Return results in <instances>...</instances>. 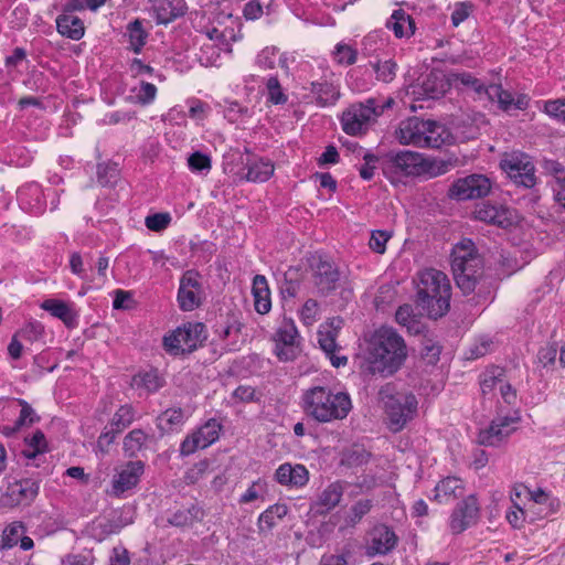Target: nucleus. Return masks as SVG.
Wrapping results in <instances>:
<instances>
[{"instance_id": "obj_24", "label": "nucleus", "mask_w": 565, "mask_h": 565, "mask_svg": "<svg viewBox=\"0 0 565 565\" xmlns=\"http://www.w3.org/2000/svg\"><path fill=\"white\" fill-rule=\"evenodd\" d=\"M145 465L142 461H129L126 467L118 473L114 480V493H120L134 488L139 482L140 476L143 473Z\"/></svg>"}, {"instance_id": "obj_45", "label": "nucleus", "mask_w": 565, "mask_h": 565, "mask_svg": "<svg viewBox=\"0 0 565 565\" xmlns=\"http://www.w3.org/2000/svg\"><path fill=\"white\" fill-rule=\"evenodd\" d=\"M25 441L28 449H24L22 454L28 459H35L38 455L44 454L47 450L45 435L40 429H38L31 438H25Z\"/></svg>"}, {"instance_id": "obj_16", "label": "nucleus", "mask_w": 565, "mask_h": 565, "mask_svg": "<svg viewBox=\"0 0 565 565\" xmlns=\"http://www.w3.org/2000/svg\"><path fill=\"white\" fill-rule=\"evenodd\" d=\"M473 214L476 220L502 228H507L514 223V211L498 202H482L476 206Z\"/></svg>"}, {"instance_id": "obj_52", "label": "nucleus", "mask_w": 565, "mask_h": 565, "mask_svg": "<svg viewBox=\"0 0 565 565\" xmlns=\"http://www.w3.org/2000/svg\"><path fill=\"white\" fill-rule=\"evenodd\" d=\"M25 533V527L22 522L14 521L10 523L6 529L3 530V539L7 545V548H11L15 546L19 543V540L21 539V535Z\"/></svg>"}, {"instance_id": "obj_5", "label": "nucleus", "mask_w": 565, "mask_h": 565, "mask_svg": "<svg viewBox=\"0 0 565 565\" xmlns=\"http://www.w3.org/2000/svg\"><path fill=\"white\" fill-rule=\"evenodd\" d=\"M388 418L390 429L394 433L402 430L413 419L417 412V398L411 392H395L386 384L379 392Z\"/></svg>"}, {"instance_id": "obj_62", "label": "nucleus", "mask_w": 565, "mask_h": 565, "mask_svg": "<svg viewBox=\"0 0 565 565\" xmlns=\"http://www.w3.org/2000/svg\"><path fill=\"white\" fill-rule=\"evenodd\" d=\"M449 169V163L445 161H437L424 158L423 174L430 178L441 175Z\"/></svg>"}, {"instance_id": "obj_42", "label": "nucleus", "mask_w": 565, "mask_h": 565, "mask_svg": "<svg viewBox=\"0 0 565 565\" xmlns=\"http://www.w3.org/2000/svg\"><path fill=\"white\" fill-rule=\"evenodd\" d=\"M136 411L130 404L121 405L114 414L109 426L121 433L134 423Z\"/></svg>"}, {"instance_id": "obj_14", "label": "nucleus", "mask_w": 565, "mask_h": 565, "mask_svg": "<svg viewBox=\"0 0 565 565\" xmlns=\"http://www.w3.org/2000/svg\"><path fill=\"white\" fill-rule=\"evenodd\" d=\"M452 86L454 82L450 78V73L445 74L443 71L431 70L418 81L413 93L422 99H438Z\"/></svg>"}, {"instance_id": "obj_11", "label": "nucleus", "mask_w": 565, "mask_h": 565, "mask_svg": "<svg viewBox=\"0 0 565 565\" xmlns=\"http://www.w3.org/2000/svg\"><path fill=\"white\" fill-rule=\"evenodd\" d=\"M313 270V282L319 294L328 296L338 287L341 274L337 265L327 256H313L310 264Z\"/></svg>"}, {"instance_id": "obj_32", "label": "nucleus", "mask_w": 565, "mask_h": 565, "mask_svg": "<svg viewBox=\"0 0 565 565\" xmlns=\"http://www.w3.org/2000/svg\"><path fill=\"white\" fill-rule=\"evenodd\" d=\"M56 29L62 36L74 41L81 40L85 33L83 21L78 17L67 13L57 17Z\"/></svg>"}, {"instance_id": "obj_58", "label": "nucleus", "mask_w": 565, "mask_h": 565, "mask_svg": "<svg viewBox=\"0 0 565 565\" xmlns=\"http://www.w3.org/2000/svg\"><path fill=\"white\" fill-rule=\"evenodd\" d=\"M171 222V216L169 213H154L148 215L145 220V224L147 228L153 232H161L166 230Z\"/></svg>"}, {"instance_id": "obj_29", "label": "nucleus", "mask_w": 565, "mask_h": 565, "mask_svg": "<svg viewBox=\"0 0 565 565\" xmlns=\"http://www.w3.org/2000/svg\"><path fill=\"white\" fill-rule=\"evenodd\" d=\"M252 294L256 312L259 315L268 313L271 309V299L268 282L264 275H256L253 278Z\"/></svg>"}, {"instance_id": "obj_25", "label": "nucleus", "mask_w": 565, "mask_h": 565, "mask_svg": "<svg viewBox=\"0 0 565 565\" xmlns=\"http://www.w3.org/2000/svg\"><path fill=\"white\" fill-rule=\"evenodd\" d=\"M424 125V119L418 117H412L403 121L396 131L398 141L402 145L420 147V143H425L426 140L425 137H423V132H425Z\"/></svg>"}, {"instance_id": "obj_40", "label": "nucleus", "mask_w": 565, "mask_h": 565, "mask_svg": "<svg viewBox=\"0 0 565 565\" xmlns=\"http://www.w3.org/2000/svg\"><path fill=\"white\" fill-rule=\"evenodd\" d=\"M203 511L200 507L192 504L190 508L184 510H178L171 514L168 522L173 526H186L192 525L194 521L203 518Z\"/></svg>"}, {"instance_id": "obj_12", "label": "nucleus", "mask_w": 565, "mask_h": 565, "mask_svg": "<svg viewBox=\"0 0 565 565\" xmlns=\"http://www.w3.org/2000/svg\"><path fill=\"white\" fill-rule=\"evenodd\" d=\"M480 518V507L476 495L470 494L457 503L449 518L452 534H460L477 524Z\"/></svg>"}, {"instance_id": "obj_34", "label": "nucleus", "mask_w": 565, "mask_h": 565, "mask_svg": "<svg viewBox=\"0 0 565 565\" xmlns=\"http://www.w3.org/2000/svg\"><path fill=\"white\" fill-rule=\"evenodd\" d=\"M310 92L316 97V103L320 107L332 106L340 98L339 89L330 82H311Z\"/></svg>"}, {"instance_id": "obj_27", "label": "nucleus", "mask_w": 565, "mask_h": 565, "mask_svg": "<svg viewBox=\"0 0 565 565\" xmlns=\"http://www.w3.org/2000/svg\"><path fill=\"white\" fill-rule=\"evenodd\" d=\"M386 28L392 30L397 39L411 38L416 31L414 19L403 9L393 11L391 18L386 21Z\"/></svg>"}, {"instance_id": "obj_9", "label": "nucleus", "mask_w": 565, "mask_h": 565, "mask_svg": "<svg viewBox=\"0 0 565 565\" xmlns=\"http://www.w3.org/2000/svg\"><path fill=\"white\" fill-rule=\"evenodd\" d=\"M491 181L483 174H469L455 180L447 196L455 201H468L487 196L491 191Z\"/></svg>"}, {"instance_id": "obj_28", "label": "nucleus", "mask_w": 565, "mask_h": 565, "mask_svg": "<svg viewBox=\"0 0 565 565\" xmlns=\"http://www.w3.org/2000/svg\"><path fill=\"white\" fill-rule=\"evenodd\" d=\"M343 495V486L340 482L329 484L320 494L319 500L311 507L316 514H327L334 509Z\"/></svg>"}, {"instance_id": "obj_55", "label": "nucleus", "mask_w": 565, "mask_h": 565, "mask_svg": "<svg viewBox=\"0 0 565 565\" xmlns=\"http://www.w3.org/2000/svg\"><path fill=\"white\" fill-rule=\"evenodd\" d=\"M118 178V169L116 164H98L97 180L103 186L113 185Z\"/></svg>"}, {"instance_id": "obj_7", "label": "nucleus", "mask_w": 565, "mask_h": 565, "mask_svg": "<svg viewBox=\"0 0 565 565\" xmlns=\"http://www.w3.org/2000/svg\"><path fill=\"white\" fill-rule=\"evenodd\" d=\"M376 98H367L363 103L350 105L341 116V126L343 131L350 136L365 135L370 126L379 117L376 111Z\"/></svg>"}, {"instance_id": "obj_21", "label": "nucleus", "mask_w": 565, "mask_h": 565, "mask_svg": "<svg viewBox=\"0 0 565 565\" xmlns=\"http://www.w3.org/2000/svg\"><path fill=\"white\" fill-rule=\"evenodd\" d=\"M450 78L454 82V87L460 90L472 92L475 94V100L487 98L489 94H492L490 85H486L480 78L476 77L469 72H450Z\"/></svg>"}, {"instance_id": "obj_33", "label": "nucleus", "mask_w": 565, "mask_h": 565, "mask_svg": "<svg viewBox=\"0 0 565 565\" xmlns=\"http://www.w3.org/2000/svg\"><path fill=\"white\" fill-rule=\"evenodd\" d=\"M338 335L335 333H331V331H326L321 328L318 330V343L321 350L330 358L331 364L334 367L344 366L348 363V358L345 355H335L334 352L339 349L337 343Z\"/></svg>"}, {"instance_id": "obj_57", "label": "nucleus", "mask_w": 565, "mask_h": 565, "mask_svg": "<svg viewBox=\"0 0 565 565\" xmlns=\"http://www.w3.org/2000/svg\"><path fill=\"white\" fill-rule=\"evenodd\" d=\"M334 57L339 64L352 65L356 62L358 52L350 45L339 43L335 46Z\"/></svg>"}, {"instance_id": "obj_35", "label": "nucleus", "mask_w": 565, "mask_h": 565, "mask_svg": "<svg viewBox=\"0 0 565 565\" xmlns=\"http://www.w3.org/2000/svg\"><path fill=\"white\" fill-rule=\"evenodd\" d=\"M152 437L142 429L136 428L130 430L124 438L122 449L127 457L136 458L138 454L147 447L148 441Z\"/></svg>"}, {"instance_id": "obj_43", "label": "nucleus", "mask_w": 565, "mask_h": 565, "mask_svg": "<svg viewBox=\"0 0 565 565\" xmlns=\"http://www.w3.org/2000/svg\"><path fill=\"white\" fill-rule=\"evenodd\" d=\"M299 333L292 319L285 318L276 332V343L298 345Z\"/></svg>"}, {"instance_id": "obj_22", "label": "nucleus", "mask_w": 565, "mask_h": 565, "mask_svg": "<svg viewBox=\"0 0 565 565\" xmlns=\"http://www.w3.org/2000/svg\"><path fill=\"white\" fill-rule=\"evenodd\" d=\"M152 11L158 24H169L188 12L185 0H153Z\"/></svg>"}, {"instance_id": "obj_4", "label": "nucleus", "mask_w": 565, "mask_h": 565, "mask_svg": "<svg viewBox=\"0 0 565 565\" xmlns=\"http://www.w3.org/2000/svg\"><path fill=\"white\" fill-rule=\"evenodd\" d=\"M483 262L477 254L471 239H465L457 244L451 260V269L455 281L463 295H469L477 289L483 279Z\"/></svg>"}, {"instance_id": "obj_19", "label": "nucleus", "mask_w": 565, "mask_h": 565, "mask_svg": "<svg viewBox=\"0 0 565 565\" xmlns=\"http://www.w3.org/2000/svg\"><path fill=\"white\" fill-rule=\"evenodd\" d=\"M397 535L385 524H379L370 532V539L365 547L367 556L386 555L397 545Z\"/></svg>"}, {"instance_id": "obj_1", "label": "nucleus", "mask_w": 565, "mask_h": 565, "mask_svg": "<svg viewBox=\"0 0 565 565\" xmlns=\"http://www.w3.org/2000/svg\"><path fill=\"white\" fill-rule=\"evenodd\" d=\"M406 358L405 340L394 328L382 326L371 335L366 360L372 374L391 376L402 367Z\"/></svg>"}, {"instance_id": "obj_48", "label": "nucleus", "mask_w": 565, "mask_h": 565, "mask_svg": "<svg viewBox=\"0 0 565 565\" xmlns=\"http://www.w3.org/2000/svg\"><path fill=\"white\" fill-rule=\"evenodd\" d=\"M267 102L274 105H284L288 100V96L284 93L277 76H270L266 82Z\"/></svg>"}, {"instance_id": "obj_53", "label": "nucleus", "mask_w": 565, "mask_h": 565, "mask_svg": "<svg viewBox=\"0 0 565 565\" xmlns=\"http://www.w3.org/2000/svg\"><path fill=\"white\" fill-rule=\"evenodd\" d=\"M372 507L373 502L370 499L356 501L350 509L348 522L353 525L359 523L371 511Z\"/></svg>"}, {"instance_id": "obj_51", "label": "nucleus", "mask_w": 565, "mask_h": 565, "mask_svg": "<svg viewBox=\"0 0 565 565\" xmlns=\"http://www.w3.org/2000/svg\"><path fill=\"white\" fill-rule=\"evenodd\" d=\"M188 166L192 172L207 173L212 168L211 158L201 151H195L188 158Z\"/></svg>"}, {"instance_id": "obj_39", "label": "nucleus", "mask_w": 565, "mask_h": 565, "mask_svg": "<svg viewBox=\"0 0 565 565\" xmlns=\"http://www.w3.org/2000/svg\"><path fill=\"white\" fill-rule=\"evenodd\" d=\"M288 512L286 504L276 503L265 510L258 518V529L260 532L270 531L277 520H281Z\"/></svg>"}, {"instance_id": "obj_61", "label": "nucleus", "mask_w": 565, "mask_h": 565, "mask_svg": "<svg viewBox=\"0 0 565 565\" xmlns=\"http://www.w3.org/2000/svg\"><path fill=\"white\" fill-rule=\"evenodd\" d=\"M390 238L391 234L386 231H373L371 233L369 246L373 252L383 254L386 249V243Z\"/></svg>"}, {"instance_id": "obj_44", "label": "nucleus", "mask_w": 565, "mask_h": 565, "mask_svg": "<svg viewBox=\"0 0 565 565\" xmlns=\"http://www.w3.org/2000/svg\"><path fill=\"white\" fill-rule=\"evenodd\" d=\"M298 270L289 269L284 274V280L280 284V295L284 300L295 298L299 290L301 280L298 277Z\"/></svg>"}, {"instance_id": "obj_49", "label": "nucleus", "mask_w": 565, "mask_h": 565, "mask_svg": "<svg viewBox=\"0 0 565 565\" xmlns=\"http://www.w3.org/2000/svg\"><path fill=\"white\" fill-rule=\"evenodd\" d=\"M544 172L552 175L555 180L554 186H561L565 183V166L553 159H544L542 161Z\"/></svg>"}, {"instance_id": "obj_37", "label": "nucleus", "mask_w": 565, "mask_h": 565, "mask_svg": "<svg viewBox=\"0 0 565 565\" xmlns=\"http://www.w3.org/2000/svg\"><path fill=\"white\" fill-rule=\"evenodd\" d=\"M184 414L182 408H169L162 412L156 419L157 428L161 435L169 434L174 430L175 427L183 424Z\"/></svg>"}, {"instance_id": "obj_8", "label": "nucleus", "mask_w": 565, "mask_h": 565, "mask_svg": "<svg viewBox=\"0 0 565 565\" xmlns=\"http://www.w3.org/2000/svg\"><path fill=\"white\" fill-rule=\"evenodd\" d=\"M424 157L414 151L399 150L387 152L382 161L383 173L391 178L392 174L405 177L423 175Z\"/></svg>"}, {"instance_id": "obj_17", "label": "nucleus", "mask_w": 565, "mask_h": 565, "mask_svg": "<svg viewBox=\"0 0 565 565\" xmlns=\"http://www.w3.org/2000/svg\"><path fill=\"white\" fill-rule=\"evenodd\" d=\"M519 420L520 416L516 412L513 416H499L494 418L488 428L479 433L478 443L490 447L501 445L514 431V428H510V426Z\"/></svg>"}, {"instance_id": "obj_13", "label": "nucleus", "mask_w": 565, "mask_h": 565, "mask_svg": "<svg viewBox=\"0 0 565 565\" xmlns=\"http://www.w3.org/2000/svg\"><path fill=\"white\" fill-rule=\"evenodd\" d=\"M221 428L222 425L215 418L209 419L204 425L185 437L181 443L180 454L182 456H190L198 449L211 446L218 439Z\"/></svg>"}, {"instance_id": "obj_15", "label": "nucleus", "mask_w": 565, "mask_h": 565, "mask_svg": "<svg viewBox=\"0 0 565 565\" xmlns=\"http://www.w3.org/2000/svg\"><path fill=\"white\" fill-rule=\"evenodd\" d=\"M199 277L198 271L186 270L180 278L178 302L183 311H192L201 306L202 284Z\"/></svg>"}, {"instance_id": "obj_63", "label": "nucleus", "mask_w": 565, "mask_h": 565, "mask_svg": "<svg viewBox=\"0 0 565 565\" xmlns=\"http://www.w3.org/2000/svg\"><path fill=\"white\" fill-rule=\"evenodd\" d=\"M531 500L530 503L535 504H547L550 505V511H557L559 508V501L555 498L550 497L542 489H537L536 491H527Z\"/></svg>"}, {"instance_id": "obj_3", "label": "nucleus", "mask_w": 565, "mask_h": 565, "mask_svg": "<svg viewBox=\"0 0 565 565\" xmlns=\"http://www.w3.org/2000/svg\"><path fill=\"white\" fill-rule=\"evenodd\" d=\"M416 306L430 319L447 315L450 309L451 285L440 270L427 268L417 274Z\"/></svg>"}, {"instance_id": "obj_50", "label": "nucleus", "mask_w": 565, "mask_h": 565, "mask_svg": "<svg viewBox=\"0 0 565 565\" xmlns=\"http://www.w3.org/2000/svg\"><path fill=\"white\" fill-rule=\"evenodd\" d=\"M19 403L21 405L20 416L14 423L11 431H18L22 426L32 425L40 419L29 403L23 399H20Z\"/></svg>"}, {"instance_id": "obj_10", "label": "nucleus", "mask_w": 565, "mask_h": 565, "mask_svg": "<svg viewBox=\"0 0 565 565\" xmlns=\"http://www.w3.org/2000/svg\"><path fill=\"white\" fill-rule=\"evenodd\" d=\"M502 170L516 184L531 189L536 183L535 167L524 153H512L501 160Z\"/></svg>"}, {"instance_id": "obj_26", "label": "nucleus", "mask_w": 565, "mask_h": 565, "mask_svg": "<svg viewBox=\"0 0 565 565\" xmlns=\"http://www.w3.org/2000/svg\"><path fill=\"white\" fill-rule=\"evenodd\" d=\"M41 308L50 312L53 317L62 320L67 328H74L77 324L78 313L74 307L60 299H46Z\"/></svg>"}, {"instance_id": "obj_60", "label": "nucleus", "mask_w": 565, "mask_h": 565, "mask_svg": "<svg viewBox=\"0 0 565 565\" xmlns=\"http://www.w3.org/2000/svg\"><path fill=\"white\" fill-rule=\"evenodd\" d=\"M44 333V327L38 322V321H31L26 323L19 332L18 334L30 342H34L42 338Z\"/></svg>"}, {"instance_id": "obj_54", "label": "nucleus", "mask_w": 565, "mask_h": 565, "mask_svg": "<svg viewBox=\"0 0 565 565\" xmlns=\"http://www.w3.org/2000/svg\"><path fill=\"white\" fill-rule=\"evenodd\" d=\"M543 110L551 118L565 122V97L546 100Z\"/></svg>"}, {"instance_id": "obj_56", "label": "nucleus", "mask_w": 565, "mask_h": 565, "mask_svg": "<svg viewBox=\"0 0 565 565\" xmlns=\"http://www.w3.org/2000/svg\"><path fill=\"white\" fill-rule=\"evenodd\" d=\"M300 317L305 324L311 326L319 319V303L315 299H308L301 310Z\"/></svg>"}, {"instance_id": "obj_47", "label": "nucleus", "mask_w": 565, "mask_h": 565, "mask_svg": "<svg viewBox=\"0 0 565 565\" xmlns=\"http://www.w3.org/2000/svg\"><path fill=\"white\" fill-rule=\"evenodd\" d=\"M371 65L381 82L391 83L396 76L397 64L391 58L384 62L376 61Z\"/></svg>"}, {"instance_id": "obj_46", "label": "nucleus", "mask_w": 565, "mask_h": 565, "mask_svg": "<svg viewBox=\"0 0 565 565\" xmlns=\"http://www.w3.org/2000/svg\"><path fill=\"white\" fill-rule=\"evenodd\" d=\"M134 381L138 387H143L149 393H154L163 386V380L159 376L157 370L139 373L134 377Z\"/></svg>"}, {"instance_id": "obj_31", "label": "nucleus", "mask_w": 565, "mask_h": 565, "mask_svg": "<svg viewBox=\"0 0 565 565\" xmlns=\"http://www.w3.org/2000/svg\"><path fill=\"white\" fill-rule=\"evenodd\" d=\"M462 493L463 486L461 479L447 477L436 484L434 499L439 503H447L450 500L461 497Z\"/></svg>"}, {"instance_id": "obj_6", "label": "nucleus", "mask_w": 565, "mask_h": 565, "mask_svg": "<svg viewBox=\"0 0 565 565\" xmlns=\"http://www.w3.org/2000/svg\"><path fill=\"white\" fill-rule=\"evenodd\" d=\"M206 339V327L202 322H188L163 337L166 351L173 355L191 353Z\"/></svg>"}, {"instance_id": "obj_41", "label": "nucleus", "mask_w": 565, "mask_h": 565, "mask_svg": "<svg viewBox=\"0 0 565 565\" xmlns=\"http://www.w3.org/2000/svg\"><path fill=\"white\" fill-rule=\"evenodd\" d=\"M505 376V370L501 366H491L487 369L480 380V387L483 395L491 393L494 387L502 383Z\"/></svg>"}, {"instance_id": "obj_18", "label": "nucleus", "mask_w": 565, "mask_h": 565, "mask_svg": "<svg viewBox=\"0 0 565 565\" xmlns=\"http://www.w3.org/2000/svg\"><path fill=\"white\" fill-rule=\"evenodd\" d=\"M46 196L57 198L55 189H49L45 194L40 184L26 183L18 190V201L23 210L33 214H42L46 209Z\"/></svg>"}, {"instance_id": "obj_36", "label": "nucleus", "mask_w": 565, "mask_h": 565, "mask_svg": "<svg viewBox=\"0 0 565 565\" xmlns=\"http://www.w3.org/2000/svg\"><path fill=\"white\" fill-rule=\"evenodd\" d=\"M425 132H423V137H425V143H420V148H440L448 137V132L446 128L434 120H424Z\"/></svg>"}, {"instance_id": "obj_2", "label": "nucleus", "mask_w": 565, "mask_h": 565, "mask_svg": "<svg viewBox=\"0 0 565 565\" xmlns=\"http://www.w3.org/2000/svg\"><path fill=\"white\" fill-rule=\"evenodd\" d=\"M352 401L347 392L334 393L326 386H313L301 396L303 414L320 424L342 420L352 411Z\"/></svg>"}, {"instance_id": "obj_23", "label": "nucleus", "mask_w": 565, "mask_h": 565, "mask_svg": "<svg viewBox=\"0 0 565 565\" xmlns=\"http://www.w3.org/2000/svg\"><path fill=\"white\" fill-rule=\"evenodd\" d=\"M490 89L492 94L487 96V100L490 103H498V107L502 111H509L512 108L524 110L527 108L529 102L525 95H519L516 99H514L513 95L503 89L501 84H490Z\"/></svg>"}, {"instance_id": "obj_59", "label": "nucleus", "mask_w": 565, "mask_h": 565, "mask_svg": "<svg viewBox=\"0 0 565 565\" xmlns=\"http://www.w3.org/2000/svg\"><path fill=\"white\" fill-rule=\"evenodd\" d=\"M242 329V323L238 322L235 318L227 317L226 320L222 323L216 324L215 332L218 334L220 339L225 340L232 333H239Z\"/></svg>"}, {"instance_id": "obj_38", "label": "nucleus", "mask_w": 565, "mask_h": 565, "mask_svg": "<svg viewBox=\"0 0 565 565\" xmlns=\"http://www.w3.org/2000/svg\"><path fill=\"white\" fill-rule=\"evenodd\" d=\"M126 35L129 39L130 50L136 54H139L142 47L146 45L148 33L142 26V22L139 19H135L129 22L126 29Z\"/></svg>"}, {"instance_id": "obj_20", "label": "nucleus", "mask_w": 565, "mask_h": 565, "mask_svg": "<svg viewBox=\"0 0 565 565\" xmlns=\"http://www.w3.org/2000/svg\"><path fill=\"white\" fill-rule=\"evenodd\" d=\"M39 481L33 478H25L10 483L6 497L12 505H28L39 494Z\"/></svg>"}, {"instance_id": "obj_64", "label": "nucleus", "mask_w": 565, "mask_h": 565, "mask_svg": "<svg viewBox=\"0 0 565 565\" xmlns=\"http://www.w3.org/2000/svg\"><path fill=\"white\" fill-rule=\"evenodd\" d=\"M157 95V87L148 82L141 81L140 88L137 94V100L141 105H148L152 103Z\"/></svg>"}, {"instance_id": "obj_30", "label": "nucleus", "mask_w": 565, "mask_h": 565, "mask_svg": "<svg viewBox=\"0 0 565 565\" xmlns=\"http://www.w3.org/2000/svg\"><path fill=\"white\" fill-rule=\"evenodd\" d=\"M243 164L246 169L244 178L249 182H265L274 173V166L269 160L248 158Z\"/></svg>"}]
</instances>
